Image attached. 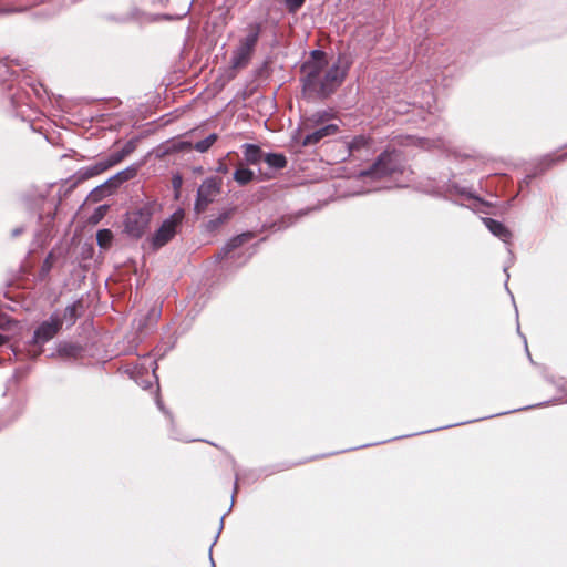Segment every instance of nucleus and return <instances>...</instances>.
Masks as SVG:
<instances>
[{
  "label": "nucleus",
  "instance_id": "nucleus-1",
  "mask_svg": "<svg viewBox=\"0 0 567 567\" xmlns=\"http://www.w3.org/2000/svg\"><path fill=\"white\" fill-rule=\"evenodd\" d=\"M348 69L349 63L344 58L338 56L330 64L324 52L315 50L301 66L303 90L319 97H327L342 84Z\"/></svg>",
  "mask_w": 567,
  "mask_h": 567
},
{
  "label": "nucleus",
  "instance_id": "nucleus-2",
  "mask_svg": "<svg viewBox=\"0 0 567 567\" xmlns=\"http://www.w3.org/2000/svg\"><path fill=\"white\" fill-rule=\"evenodd\" d=\"M404 157L400 151L385 150L379 155L370 169L360 173L363 183L378 182L398 172H403Z\"/></svg>",
  "mask_w": 567,
  "mask_h": 567
},
{
  "label": "nucleus",
  "instance_id": "nucleus-3",
  "mask_svg": "<svg viewBox=\"0 0 567 567\" xmlns=\"http://www.w3.org/2000/svg\"><path fill=\"white\" fill-rule=\"evenodd\" d=\"M260 31L261 25L259 23H251L246 28L245 35L239 39L231 54L230 64L233 69H241L249 63L259 40Z\"/></svg>",
  "mask_w": 567,
  "mask_h": 567
},
{
  "label": "nucleus",
  "instance_id": "nucleus-4",
  "mask_svg": "<svg viewBox=\"0 0 567 567\" xmlns=\"http://www.w3.org/2000/svg\"><path fill=\"white\" fill-rule=\"evenodd\" d=\"M61 326L62 319L58 315H52L49 320L42 322L34 331L31 342L37 349L29 350V354L31 357H38L42 352L41 347L58 333Z\"/></svg>",
  "mask_w": 567,
  "mask_h": 567
},
{
  "label": "nucleus",
  "instance_id": "nucleus-5",
  "mask_svg": "<svg viewBox=\"0 0 567 567\" xmlns=\"http://www.w3.org/2000/svg\"><path fill=\"white\" fill-rule=\"evenodd\" d=\"M152 216L153 210L148 205L128 213L125 220L126 233L134 238L142 237L150 226Z\"/></svg>",
  "mask_w": 567,
  "mask_h": 567
},
{
  "label": "nucleus",
  "instance_id": "nucleus-6",
  "mask_svg": "<svg viewBox=\"0 0 567 567\" xmlns=\"http://www.w3.org/2000/svg\"><path fill=\"white\" fill-rule=\"evenodd\" d=\"M184 214L182 210L175 212L169 218L165 219L161 227L152 237V245L155 249L165 246L176 234L178 225L182 223Z\"/></svg>",
  "mask_w": 567,
  "mask_h": 567
},
{
  "label": "nucleus",
  "instance_id": "nucleus-7",
  "mask_svg": "<svg viewBox=\"0 0 567 567\" xmlns=\"http://www.w3.org/2000/svg\"><path fill=\"white\" fill-rule=\"evenodd\" d=\"M221 188V179L217 177L206 178L197 190L195 210L204 212L208 204L213 203L219 195Z\"/></svg>",
  "mask_w": 567,
  "mask_h": 567
},
{
  "label": "nucleus",
  "instance_id": "nucleus-8",
  "mask_svg": "<svg viewBox=\"0 0 567 567\" xmlns=\"http://www.w3.org/2000/svg\"><path fill=\"white\" fill-rule=\"evenodd\" d=\"M312 132L308 133L301 141L302 146L315 145L327 136L338 133L339 126L337 124H326L323 126L315 127Z\"/></svg>",
  "mask_w": 567,
  "mask_h": 567
},
{
  "label": "nucleus",
  "instance_id": "nucleus-9",
  "mask_svg": "<svg viewBox=\"0 0 567 567\" xmlns=\"http://www.w3.org/2000/svg\"><path fill=\"white\" fill-rule=\"evenodd\" d=\"M114 164L112 163L110 156L101 158L96 163H94L91 166L82 167L76 173L78 181H86L94 176H97L109 168L113 167Z\"/></svg>",
  "mask_w": 567,
  "mask_h": 567
},
{
  "label": "nucleus",
  "instance_id": "nucleus-10",
  "mask_svg": "<svg viewBox=\"0 0 567 567\" xmlns=\"http://www.w3.org/2000/svg\"><path fill=\"white\" fill-rule=\"evenodd\" d=\"M483 223L493 235L503 241L509 240L512 234L502 223L492 218H483Z\"/></svg>",
  "mask_w": 567,
  "mask_h": 567
},
{
  "label": "nucleus",
  "instance_id": "nucleus-11",
  "mask_svg": "<svg viewBox=\"0 0 567 567\" xmlns=\"http://www.w3.org/2000/svg\"><path fill=\"white\" fill-rule=\"evenodd\" d=\"M330 118V114L328 112H316L311 114L309 117H307L301 126V131H309L315 127L323 126L326 125V122Z\"/></svg>",
  "mask_w": 567,
  "mask_h": 567
},
{
  "label": "nucleus",
  "instance_id": "nucleus-12",
  "mask_svg": "<svg viewBox=\"0 0 567 567\" xmlns=\"http://www.w3.org/2000/svg\"><path fill=\"white\" fill-rule=\"evenodd\" d=\"M244 155L247 163L256 165L264 159L262 151L259 146L254 144L244 145Z\"/></svg>",
  "mask_w": 567,
  "mask_h": 567
},
{
  "label": "nucleus",
  "instance_id": "nucleus-13",
  "mask_svg": "<svg viewBox=\"0 0 567 567\" xmlns=\"http://www.w3.org/2000/svg\"><path fill=\"white\" fill-rule=\"evenodd\" d=\"M264 161L275 169H281L287 165V159L282 154L269 153L264 156Z\"/></svg>",
  "mask_w": 567,
  "mask_h": 567
},
{
  "label": "nucleus",
  "instance_id": "nucleus-14",
  "mask_svg": "<svg viewBox=\"0 0 567 567\" xmlns=\"http://www.w3.org/2000/svg\"><path fill=\"white\" fill-rule=\"evenodd\" d=\"M134 147L135 146L133 142H127L121 151L109 155L114 166L122 162L128 154H131L134 151Z\"/></svg>",
  "mask_w": 567,
  "mask_h": 567
},
{
  "label": "nucleus",
  "instance_id": "nucleus-15",
  "mask_svg": "<svg viewBox=\"0 0 567 567\" xmlns=\"http://www.w3.org/2000/svg\"><path fill=\"white\" fill-rule=\"evenodd\" d=\"M254 176V172L248 168H238L234 173V179L240 185L248 184L252 181Z\"/></svg>",
  "mask_w": 567,
  "mask_h": 567
},
{
  "label": "nucleus",
  "instance_id": "nucleus-16",
  "mask_svg": "<svg viewBox=\"0 0 567 567\" xmlns=\"http://www.w3.org/2000/svg\"><path fill=\"white\" fill-rule=\"evenodd\" d=\"M217 138H218L217 134L212 133L206 138L194 144L193 148H195L199 153H205L213 146V144L217 141Z\"/></svg>",
  "mask_w": 567,
  "mask_h": 567
},
{
  "label": "nucleus",
  "instance_id": "nucleus-17",
  "mask_svg": "<svg viewBox=\"0 0 567 567\" xmlns=\"http://www.w3.org/2000/svg\"><path fill=\"white\" fill-rule=\"evenodd\" d=\"M81 307V302L76 301L70 306H68L63 313V320H65L69 324H73L78 317V309Z\"/></svg>",
  "mask_w": 567,
  "mask_h": 567
},
{
  "label": "nucleus",
  "instance_id": "nucleus-18",
  "mask_svg": "<svg viewBox=\"0 0 567 567\" xmlns=\"http://www.w3.org/2000/svg\"><path fill=\"white\" fill-rule=\"evenodd\" d=\"M113 239V234L109 229H101L96 234V240L101 248H107Z\"/></svg>",
  "mask_w": 567,
  "mask_h": 567
},
{
  "label": "nucleus",
  "instance_id": "nucleus-19",
  "mask_svg": "<svg viewBox=\"0 0 567 567\" xmlns=\"http://www.w3.org/2000/svg\"><path fill=\"white\" fill-rule=\"evenodd\" d=\"M249 237V234H241L230 239L224 247L225 254H229L233 249L243 245Z\"/></svg>",
  "mask_w": 567,
  "mask_h": 567
},
{
  "label": "nucleus",
  "instance_id": "nucleus-20",
  "mask_svg": "<svg viewBox=\"0 0 567 567\" xmlns=\"http://www.w3.org/2000/svg\"><path fill=\"white\" fill-rule=\"evenodd\" d=\"M368 144H369V138L363 135H359V136L353 137L352 141L349 142L348 148L350 152H353V151H358L362 147L368 146Z\"/></svg>",
  "mask_w": 567,
  "mask_h": 567
},
{
  "label": "nucleus",
  "instance_id": "nucleus-21",
  "mask_svg": "<svg viewBox=\"0 0 567 567\" xmlns=\"http://www.w3.org/2000/svg\"><path fill=\"white\" fill-rule=\"evenodd\" d=\"M306 0H285L286 6L290 12H296Z\"/></svg>",
  "mask_w": 567,
  "mask_h": 567
},
{
  "label": "nucleus",
  "instance_id": "nucleus-22",
  "mask_svg": "<svg viewBox=\"0 0 567 567\" xmlns=\"http://www.w3.org/2000/svg\"><path fill=\"white\" fill-rule=\"evenodd\" d=\"M175 151H188L193 148V143L187 141H179L173 144Z\"/></svg>",
  "mask_w": 567,
  "mask_h": 567
},
{
  "label": "nucleus",
  "instance_id": "nucleus-23",
  "mask_svg": "<svg viewBox=\"0 0 567 567\" xmlns=\"http://www.w3.org/2000/svg\"><path fill=\"white\" fill-rule=\"evenodd\" d=\"M182 185V178L179 176H176L173 178V186L177 189Z\"/></svg>",
  "mask_w": 567,
  "mask_h": 567
},
{
  "label": "nucleus",
  "instance_id": "nucleus-24",
  "mask_svg": "<svg viewBox=\"0 0 567 567\" xmlns=\"http://www.w3.org/2000/svg\"><path fill=\"white\" fill-rule=\"evenodd\" d=\"M229 216H230V213H229V212H227V213H225V214L220 215V217L218 218V221H219V223H223L224 220L228 219V218H229Z\"/></svg>",
  "mask_w": 567,
  "mask_h": 567
},
{
  "label": "nucleus",
  "instance_id": "nucleus-25",
  "mask_svg": "<svg viewBox=\"0 0 567 567\" xmlns=\"http://www.w3.org/2000/svg\"><path fill=\"white\" fill-rule=\"evenodd\" d=\"M72 350H74V348H73V347H69V348L63 347V348H61V350H60V351H61V352H64V353H71V351H72Z\"/></svg>",
  "mask_w": 567,
  "mask_h": 567
},
{
  "label": "nucleus",
  "instance_id": "nucleus-26",
  "mask_svg": "<svg viewBox=\"0 0 567 567\" xmlns=\"http://www.w3.org/2000/svg\"><path fill=\"white\" fill-rule=\"evenodd\" d=\"M417 141H419V143L421 144L422 147H430L427 141H423V140H417Z\"/></svg>",
  "mask_w": 567,
  "mask_h": 567
},
{
  "label": "nucleus",
  "instance_id": "nucleus-27",
  "mask_svg": "<svg viewBox=\"0 0 567 567\" xmlns=\"http://www.w3.org/2000/svg\"><path fill=\"white\" fill-rule=\"evenodd\" d=\"M7 341V338L0 333V346L4 344Z\"/></svg>",
  "mask_w": 567,
  "mask_h": 567
},
{
  "label": "nucleus",
  "instance_id": "nucleus-28",
  "mask_svg": "<svg viewBox=\"0 0 567 567\" xmlns=\"http://www.w3.org/2000/svg\"><path fill=\"white\" fill-rule=\"evenodd\" d=\"M218 172L226 173V172H227V167H226V166L220 165V166L218 167Z\"/></svg>",
  "mask_w": 567,
  "mask_h": 567
},
{
  "label": "nucleus",
  "instance_id": "nucleus-29",
  "mask_svg": "<svg viewBox=\"0 0 567 567\" xmlns=\"http://www.w3.org/2000/svg\"><path fill=\"white\" fill-rule=\"evenodd\" d=\"M21 231H22V229L17 228V229H14V230H13V234H12V235L16 237V236H18Z\"/></svg>",
  "mask_w": 567,
  "mask_h": 567
},
{
  "label": "nucleus",
  "instance_id": "nucleus-30",
  "mask_svg": "<svg viewBox=\"0 0 567 567\" xmlns=\"http://www.w3.org/2000/svg\"><path fill=\"white\" fill-rule=\"evenodd\" d=\"M13 11H14L13 9H2L1 10L2 13L13 12Z\"/></svg>",
  "mask_w": 567,
  "mask_h": 567
},
{
  "label": "nucleus",
  "instance_id": "nucleus-31",
  "mask_svg": "<svg viewBox=\"0 0 567 567\" xmlns=\"http://www.w3.org/2000/svg\"><path fill=\"white\" fill-rule=\"evenodd\" d=\"M105 209H106L105 206H100L97 210L100 212V215H102V212L105 210Z\"/></svg>",
  "mask_w": 567,
  "mask_h": 567
},
{
  "label": "nucleus",
  "instance_id": "nucleus-32",
  "mask_svg": "<svg viewBox=\"0 0 567 567\" xmlns=\"http://www.w3.org/2000/svg\"><path fill=\"white\" fill-rule=\"evenodd\" d=\"M406 141H408V143H406V144H409L410 142H414L415 140H414V138H412V137H408V138H406Z\"/></svg>",
  "mask_w": 567,
  "mask_h": 567
},
{
  "label": "nucleus",
  "instance_id": "nucleus-33",
  "mask_svg": "<svg viewBox=\"0 0 567 567\" xmlns=\"http://www.w3.org/2000/svg\"><path fill=\"white\" fill-rule=\"evenodd\" d=\"M379 188H381V187H380V186H373V187H372V188H370L369 190H377V189H379Z\"/></svg>",
  "mask_w": 567,
  "mask_h": 567
}]
</instances>
